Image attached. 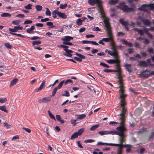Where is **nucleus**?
I'll use <instances>...</instances> for the list:
<instances>
[{"label":"nucleus","mask_w":154,"mask_h":154,"mask_svg":"<svg viewBox=\"0 0 154 154\" xmlns=\"http://www.w3.org/2000/svg\"><path fill=\"white\" fill-rule=\"evenodd\" d=\"M5 46L8 48L11 49L13 48V46L11 45L9 43H6L5 44Z\"/></svg>","instance_id":"obj_41"},{"label":"nucleus","mask_w":154,"mask_h":154,"mask_svg":"<svg viewBox=\"0 0 154 154\" xmlns=\"http://www.w3.org/2000/svg\"><path fill=\"white\" fill-rule=\"evenodd\" d=\"M52 17L54 18L57 17L58 16L62 19H65L67 18V16L65 13H62L61 12L57 10H55L53 11L52 12Z\"/></svg>","instance_id":"obj_7"},{"label":"nucleus","mask_w":154,"mask_h":154,"mask_svg":"<svg viewBox=\"0 0 154 154\" xmlns=\"http://www.w3.org/2000/svg\"><path fill=\"white\" fill-rule=\"evenodd\" d=\"M139 9L140 10H144L146 9L151 10H154V4H144L142 5Z\"/></svg>","instance_id":"obj_9"},{"label":"nucleus","mask_w":154,"mask_h":154,"mask_svg":"<svg viewBox=\"0 0 154 154\" xmlns=\"http://www.w3.org/2000/svg\"><path fill=\"white\" fill-rule=\"evenodd\" d=\"M140 75L142 78L145 79L148 78L150 75L149 70L147 69H143L141 72Z\"/></svg>","instance_id":"obj_10"},{"label":"nucleus","mask_w":154,"mask_h":154,"mask_svg":"<svg viewBox=\"0 0 154 154\" xmlns=\"http://www.w3.org/2000/svg\"><path fill=\"white\" fill-rule=\"evenodd\" d=\"M133 30L135 32H137L138 34H140L141 36L143 35L144 33H146L148 30L147 29L145 28L141 29L137 28H134Z\"/></svg>","instance_id":"obj_12"},{"label":"nucleus","mask_w":154,"mask_h":154,"mask_svg":"<svg viewBox=\"0 0 154 154\" xmlns=\"http://www.w3.org/2000/svg\"><path fill=\"white\" fill-rule=\"evenodd\" d=\"M35 8L38 11H41L42 8V7L39 5H37L35 6Z\"/></svg>","instance_id":"obj_38"},{"label":"nucleus","mask_w":154,"mask_h":154,"mask_svg":"<svg viewBox=\"0 0 154 154\" xmlns=\"http://www.w3.org/2000/svg\"><path fill=\"white\" fill-rule=\"evenodd\" d=\"M48 115L50 116V117L56 121V119L54 117V116L51 113L50 110H48Z\"/></svg>","instance_id":"obj_34"},{"label":"nucleus","mask_w":154,"mask_h":154,"mask_svg":"<svg viewBox=\"0 0 154 154\" xmlns=\"http://www.w3.org/2000/svg\"><path fill=\"white\" fill-rule=\"evenodd\" d=\"M88 4L91 6H94L97 4L99 12L100 13L101 17L103 18L105 17V14L102 5V2L101 0H88Z\"/></svg>","instance_id":"obj_2"},{"label":"nucleus","mask_w":154,"mask_h":154,"mask_svg":"<svg viewBox=\"0 0 154 154\" xmlns=\"http://www.w3.org/2000/svg\"><path fill=\"white\" fill-rule=\"evenodd\" d=\"M45 81L44 80L43 81L42 83L40 85L39 87L37 89H36L35 90V92H37L38 91H39L42 90V89L45 86Z\"/></svg>","instance_id":"obj_19"},{"label":"nucleus","mask_w":154,"mask_h":154,"mask_svg":"<svg viewBox=\"0 0 154 154\" xmlns=\"http://www.w3.org/2000/svg\"><path fill=\"white\" fill-rule=\"evenodd\" d=\"M45 9L46 10L45 12L46 15L48 16H51V11L49 10V8H46Z\"/></svg>","instance_id":"obj_36"},{"label":"nucleus","mask_w":154,"mask_h":154,"mask_svg":"<svg viewBox=\"0 0 154 154\" xmlns=\"http://www.w3.org/2000/svg\"><path fill=\"white\" fill-rule=\"evenodd\" d=\"M64 51L67 53L66 54H71L73 53V51L71 50L68 49H64Z\"/></svg>","instance_id":"obj_58"},{"label":"nucleus","mask_w":154,"mask_h":154,"mask_svg":"<svg viewBox=\"0 0 154 154\" xmlns=\"http://www.w3.org/2000/svg\"><path fill=\"white\" fill-rule=\"evenodd\" d=\"M67 7V4H66L64 5L61 4L60 5V8L62 9H63L66 8Z\"/></svg>","instance_id":"obj_54"},{"label":"nucleus","mask_w":154,"mask_h":154,"mask_svg":"<svg viewBox=\"0 0 154 154\" xmlns=\"http://www.w3.org/2000/svg\"><path fill=\"white\" fill-rule=\"evenodd\" d=\"M118 78L119 79L118 81H123L121 72L118 73Z\"/></svg>","instance_id":"obj_43"},{"label":"nucleus","mask_w":154,"mask_h":154,"mask_svg":"<svg viewBox=\"0 0 154 154\" xmlns=\"http://www.w3.org/2000/svg\"><path fill=\"white\" fill-rule=\"evenodd\" d=\"M104 23L105 24V30L106 32L107 36L109 38H103V41L107 42H110L112 40V38L113 36L112 32V28L109 21L106 19L104 20Z\"/></svg>","instance_id":"obj_1"},{"label":"nucleus","mask_w":154,"mask_h":154,"mask_svg":"<svg viewBox=\"0 0 154 154\" xmlns=\"http://www.w3.org/2000/svg\"><path fill=\"white\" fill-rule=\"evenodd\" d=\"M125 98H120V106L122 107L121 113L119 114L120 121H125V114L127 111V108L125 106L126 102L125 101Z\"/></svg>","instance_id":"obj_4"},{"label":"nucleus","mask_w":154,"mask_h":154,"mask_svg":"<svg viewBox=\"0 0 154 154\" xmlns=\"http://www.w3.org/2000/svg\"><path fill=\"white\" fill-rule=\"evenodd\" d=\"M73 39V38L71 36H65L64 38H62V40L64 41L67 42Z\"/></svg>","instance_id":"obj_20"},{"label":"nucleus","mask_w":154,"mask_h":154,"mask_svg":"<svg viewBox=\"0 0 154 154\" xmlns=\"http://www.w3.org/2000/svg\"><path fill=\"white\" fill-rule=\"evenodd\" d=\"M64 80H63L59 84L58 87H57L58 88V89H60L62 87V85L64 83Z\"/></svg>","instance_id":"obj_55"},{"label":"nucleus","mask_w":154,"mask_h":154,"mask_svg":"<svg viewBox=\"0 0 154 154\" xmlns=\"http://www.w3.org/2000/svg\"><path fill=\"white\" fill-rule=\"evenodd\" d=\"M69 82H70L71 83H72V80L70 79H67L65 81H64V84L65 85H66Z\"/></svg>","instance_id":"obj_59"},{"label":"nucleus","mask_w":154,"mask_h":154,"mask_svg":"<svg viewBox=\"0 0 154 154\" xmlns=\"http://www.w3.org/2000/svg\"><path fill=\"white\" fill-rule=\"evenodd\" d=\"M23 28L22 27L20 26H15L13 29L9 28V30L12 32H16L18 31V30H22Z\"/></svg>","instance_id":"obj_15"},{"label":"nucleus","mask_w":154,"mask_h":154,"mask_svg":"<svg viewBox=\"0 0 154 154\" xmlns=\"http://www.w3.org/2000/svg\"><path fill=\"white\" fill-rule=\"evenodd\" d=\"M41 43V42L40 41H33L32 44L34 46L35 45L40 44Z\"/></svg>","instance_id":"obj_40"},{"label":"nucleus","mask_w":154,"mask_h":154,"mask_svg":"<svg viewBox=\"0 0 154 154\" xmlns=\"http://www.w3.org/2000/svg\"><path fill=\"white\" fill-rule=\"evenodd\" d=\"M18 81V79L17 78L13 79L10 82V86H13L15 85Z\"/></svg>","instance_id":"obj_25"},{"label":"nucleus","mask_w":154,"mask_h":154,"mask_svg":"<svg viewBox=\"0 0 154 154\" xmlns=\"http://www.w3.org/2000/svg\"><path fill=\"white\" fill-rule=\"evenodd\" d=\"M7 101V99L6 98H0V103H3Z\"/></svg>","instance_id":"obj_61"},{"label":"nucleus","mask_w":154,"mask_h":154,"mask_svg":"<svg viewBox=\"0 0 154 154\" xmlns=\"http://www.w3.org/2000/svg\"><path fill=\"white\" fill-rule=\"evenodd\" d=\"M148 37L150 39H152V35L150 33L148 32V30L147 31V32L146 33Z\"/></svg>","instance_id":"obj_63"},{"label":"nucleus","mask_w":154,"mask_h":154,"mask_svg":"<svg viewBox=\"0 0 154 154\" xmlns=\"http://www.w3.org/2000/svg\"><path fill=\"white\" fill-rule=\"evenodd\" d=\"M119 22L123 26H125L126 29H128V28L127 27V23L126 22H125L124 20L122 18L119 20Z\"/></svg>","instance_id":"obj_21"},{"label":"nucleus","mask_w":154,"mask_h":154,"mask_svg":"<svg viewBox=\"0 0 154 154\" xmlns=\"http://www.w3.org/2000/svg\"><path fill=\"white\" fill-rule=\"evenodd\" d=\"M26 32L30 34H33L35 33L32 30H31L30 29H27L26 30Z\"/></svg>","instance_id":"obj_62"},{"label":"nucleus","mask_w":154,"mask_h":154,"mask_svg":"<svg viewBox=\"0 0 154 154\" xmlns=\"http://www.w3.org/2000/svg\"><path fill=\"white\" fill-rule=\"evenodd\" d=\"M154 137V132H151L149 136L148 141L150 140H151Z\"/></svg>","instance_id":"obj_47"},{"label":"nucleus","mask_w":154,"mask_h":154,"mask_svg":"<svg viewBox=\"0 0 154 154\" xmlns=\"http://www.w3.org/2000/svg\"><path fill=\"white\" fill-rule=\"evenodd\" d=\"M143 42L145 45L148 44L150 42L146 38H143Z\"/></svg>","instance_id":"obj_50"},{"label":"nucleus","mask_w":154,"mask_h":154,"mask_svg":"<svg viewBox=\"0 0 154 154\" xmlns=\"http://www.w3.org/2000/svg\"><path fill=\"white\" fill-rule=\"evenodd\" d=\"M32 21L30 20H25L23 23L24 24H31L32 23Z\"/></svg>","instance_id":"obj_56"},{"label":"nucleus","mask_w":154,"mask_h":154,"mask_svg":"<svg viewBox=\"0 0 154 154\" xmlns=\"http://www.w3.org/2000/svg\"><path fill=\"white\" fill-rule=\"evenodd\" d=\"M145 151L144 148L142 147L139 149V152L141 154L143 153Z\"/></svg>","instance_id":"obj_64"},{"label":"nucleus","mask_w":154,"mask_h":154,"mask_svg":"<svg viewBox=\"0 0 154 154\" xmlns=\"http://www.w3.org/2000/svg\"><path fill=\"white\" fill-rule=\"evenodd\" d=\"M147 131L146 128H141L139 130V132L140 133L142 134V133H146Z\"/></svg>","instance_id":"obj_46"},{"label":"nucleus","mask_w":154,"mask_h":154,"mask_svg":"<svg viewBox=\"0 0 154 154\" xmlns=\"http://www.w3.org/2000/svg\"><path fill=\"white\" fill-rule=\"evenodd\" d=\"M83 22V20L81 19H79L77 21V24L79 25L80 26L82 24V23Z\"/></svg>","instance_id":"obj_52"},{"label":"nucleus","mask_w":154,"mask_h":154,"mask_svg":"<svg viewBox=\"0 0 154 154\" xmlns=\"http://www.w3.org/2000/svg\"><path fill=\"white\" fill-rule=\"evenodd\" d=\"M32 5L30 4H28L27 5L24 6V8L27 10H30L32 9Z\"/></svg>","instance_id":"obj_39"},{"label":"nucleus","mask_w":154,"mask_h":154,"mask_svg":"<svg viewBox=\"0 0 154 154\" xmlns=\"http://www.w3.org/2000/svg\"><path fill=\"white\" fill-rule=\"evenodd\" d=\"M107 62L109 64L116 63L117 64H119L120 63L119 60L116 59V60L110 59L107 60Z\"/></svg>","instance_id":"obj_17"},{"label":"nucleus","mask_w":154,"mask_h":154,"mask_svg":"<svg viewBox=\"0 0 154 154\" xmlns=\"http://www.w3.org/2000/svg\"><path fill=\"white\" fill-rule=\"evenodd\" d=\"M116 8H119L125 12H129L133 11V8H129L128 6L125 5L124 3H120L119 5L116 6Z\"/></svg>","instance_id":"obj_5"},{"label":"nucleus","mask_w":154,"mask_h":154,"mask_svg":"<svg viewBox=\"0 0 154 154\" xmlns=\"http://www.w3.org/2000/svg\"><path fill=\"white\" fill-rule=\"evenodd\" d=\"M0 110L3 111L5 112L8 113V111L6 109V107L5 106H0Z\"/></svg>","instance_id":"obj_31"},{"label":"nucleus","mask_w":154,"mask_h":154,"mask_svg":"<svg viewBox=\"0 0 154 154\" xmlns=\"http://www.w3.org/2000/svg\"><path fill=\"white\" fill-rule=\"evenodd\" d=\"M118 2V0H110L109 2V4L110 5H115Z\"/></svg>","instance_id":"obj_29"},{"label":"nucleus","mask_w":154,"mask_h":154,"mask_svg":"<svg viewBox=\"0 0 154 154\" xmlns=\"http://www.w3.org/2000/svg\"><path fill=\"white\" fill-rule=\"evenodd\" d=\"M147 51L150 54H153L154 53V50L152 47L148 48L147 49Z\"/></svg>","instance_id":"obj_42"},{"label":"nucleus","mask_w":154,"mask_h":154,"mask_svg":"<svg viewBox=\"0 0 154 154\" xmlns=\"http://www.w3.org/2000/svg\"><path fill=\"white\" fill-rule=\"evenodd\" d=\"M95 141V140L93 139H88L87 140H85L84 141V143H91L94 142Z\"/></svg>","instance_id":"obj_48"},{"label":"nucleus","mask_w":154,"mask_h":154,"mask_svg":"<svg viewBox=\"0 0 154 154\" xmlns=\"http://www.w3.org/2000/svg\"><path fill=\"white\" fill-rule=\"evenodd\" d=\"M56 118L57 120L60 122L61 123L63 124L64 123L65 121L63 119H61L60 115H56Z\"/></svg>","instance_id":"obj_27"},{"label":"nucleus","mask_w":154,"mask_h":154,"mask_svg":"<svg viewBox=\"0 0 154 154\" xmlns=\"http://www.w3.org/2000/svg\"><path fill=\"white\" fill-rule=\"evenodd\" d=\"M10 33L12 35H17L19 37L21 36V37H25V35H22L20 34H17V33H12V32H10Z\"/></svg>","instance_id":"obj_49"},{"label":"nucleus","mask_w":154,"mask_h":154,"mask_svg":"<svg viewBox=\"0 0 154 154\" xmlns=\"http://www.w3.org/2000/svg\"><path fill=\"white\" fill-rule=\"evenodd\" d=\"M118 82L119 87L120 88L119 92L120 96L119 98H126L127 96V94L125 93L124 89V86L123 81H118Z\"/></svg>","instance_id":"obj_6"},{"label":"nucleus","mask_w":154,"mask_h":154,"mask_svg":"<svg viewBox=\"0 0 154 154\" xmlns=\"http://www.w3.org/2000/svg\"><path fill=\"white\" fill-rule=\"evenodd\" d=\"M138 23L139 24H141L142 23L144 26V27H146L149 26L150 24V22L149 20L145 19L144 17H139L138 18Z\"/></svg>","instance_id":"obj_8"},{"label":"nucleus","mask_w":154,"mask_h":154,"mask_svg":"<svg viewBox=\"0 0 154 154\" xmlns=\"http://www.w3.org/2000/svg\"><path fill=\"white\" fill-rule=\"evenodd\" d=\"M95 7H92L91 8H88V11L89 12V13L91 14L92 13L94 10Z\"/></svg>","instance_id":"obj_45"},{"label":"nucleus","mask_w":154,"mask_h":154,"mask_svg":"<svg viewBox=\"0 0 154 154\" xmlns=\"http://www.w3.org/2000/svg\"><path fill=\"white\" fill-rule=\"evenodd\" d=\"M112 48L113 52H115L117 54V56L118 57V54L116 46L112 47Z\"/></svg>","instance_id":"obj_44"},{"label":"nucleus","mask_w":154,"mask_h":154,"mask_svg":"<svg viewBox=\"0 0 154 154\" xmlns=\"http://www.w3.org/2000/svg\"><path fill=\"white\" fill-rule=\"evenodd\" d=\"M3 125L4 126L6 127L7 129H9L11 128V126L7 122L4 123Z\"/></svg>","instance_id":"obj_60"},{"label":"nucleus","mask_w":154,"mask_h":154,"mask_svg":"<svg viewBox=\"0 0 154 154\" xmlns=\"http://www.w3.org/2000/svg\"><path fill=\"white\" fill-rule=\"evenodd\" d=\"M110 44L112 47L115 46V42L113 40V36L112 38V40H110Z\"/></svg>","instance_id":"obj_51"},{"label":"nucleus","mask_w":154,"mask_h":154,"mask_svg":"<svg viewBox=\"0 0 154 154\" xmlns=\"http://www.w3.org/2000/svg\"><path fill=\"white\" fill-rule=\"evenodd\" d=\"M111 146H118L117 150V154H122V148L124 147H125L126 146L125 145L119 144H115L112 143Z\"/></svg>","instance_id":"obj_11"},{"label":"nucleus","mask_w":154,"mask_h":154,"mask_svg":"<svg viewBox=\"0 0 154 154\" xmlns=\"http://www.w3.org/2000/svg\"><path fill=\"white\" fill-rule=\"evenodd\" d=\"M112 143H104L101 142H98L97 143V145L100 146V145H106V146H111Z\"/></svg>","instance_id":"obj_28"},{"label":"nucleus","mask_w":154,"mask_h":154,"mask_svg":"<svg viewBox=\"0 0 154 154\" xmlns=\"http://www.w3.org/2000/svg\"><path fill=\"white\" fill-rule=\"evenodd\" d=\"M85 128H82L80 129L77 132L79 136H80L84 131Z\"/></svg>","instance_id":"obj_35"},{"label":"nucleus","mask_w":154,"mask_h":154,"mask_svg":"<svg viewBox=\"0 0 154 154\" xmlns=\"http://www.w3.org/2000/svg\"><path fill=\"white\" fill-rule=\"evenodd\" d=\"M120 41L123 44H124L127 46H128L129 47H132L133 46V45L132 43L131 42H129L127 41L126 40H124V39H121Z\"/></svg>","instance_id":"obj_16"},{"label":"nucleus","mask_w":154,"mask_h":154,"mask_svg":"<svg viewBox=\"0 0 154 154\" xmlns=\"http://www.w3.org/2000/svg\"><path fill=\"white\" fill-rule=\"evenodd\" d=\"M75 55L79 57H74V59L75 60L79 62H82V59H84L85 58V56L78 53H76Z\"/></svg>","instance_id":"obj_14"},{"label":"nucleus","mask_w":154,"mask_h":154,"mask_svg":"<svg viewBox=\"0 0 154 154\" xmlns=\"http://www.w3.org/2000/svg\"><path fill=\"white\" fill-rule=\"evenodd\" d=\"M99 126V125L98 124L94 125L90 128V130L91 131H93L98 128Z\"/></svg>","instance_id":"obj_37"},{"label":"nucleus","mask_w":154,"mask_h":154,"mask_svg":"<svg viewBox=\"0 0 154 154\" xmlns=\"http://www.w3.org/2000/svg\"><path fill=\"white\" fill-rule=\"evenodd\" d=\"M58 88H57V87H55L54 88V89H53L52 93V96L53 97H54L55 96V95L56 93L57 90Z\"/></svg>","instance_id":"obj_53"},{"label":"nucleus","mask_w":154,"mask_h":154,"mask_svg":"<svg viewBox=\"0 0 154 154\" xmlns=\"http://www.w3.org/2000/svg\"><path fill=\"white\" fill-rule=\"evenodd\" d=\"M1 16L2 17H10L11 16V14L8 13H3L1 14Z\"/></svg>","instance_id":"obj_26"},{"label":"nucleus","mask_w":154,"mask_h":154,"mask_svg":"<svg viewBox=\"0 0 154 154\" xmlns=\"http://www.w3.org/2000/svg\"><path fill=\"white\" fill-rule=\"evenodd\" d=\"M98 133L101 136L107 135L109 134H112V131H99L98 132Z\"/></svg>","instance_id":"obj_18"},{"label":"nucleus","mask_w":154,"mask_h":154,"mask_svg":"<svg viewBox=\"0 0 154 154\" xmlns=\"http://www.w3.org/2000/svg\"><path fill=\"white\" fill-rule=\"evenodd\" d=\"M65 93L62 94V95L63 96L69 97L70 96L69 92L67 91H65Z\"/></svg>","instance_id":"obj_57"},{"label":"nucleus","mask_w":154,"mask_h":154,"mask_svg":"<svg viewBox=\"0 0 154 154\" xmlns=\"http://www.w3.org/2000/svg\"><path fill=\"white\" fill-rule=\"evenodd\" d=\"M51 100V97H48L39 99L38 100V102L40 103H45L50 102Z\"/></svg>","instance_id":"obj_13"},{"label":"nucleus","mask_w":154,"mask_h":154,"mask_svg":"<svg viewBox=\"0 0 154 154\" xmlns=\"http://www.w3.org/2000/svg\"><path fill=\"white\" fill-rule=\"evenodd\" d=\"M139 65L141 67H146L148 66L147 64L145 61H141L139 62Z\"/></svg>","instance_id":"obj_23"},{"label":"nucleus","mask_w":154,"mask_h":154,"mask_svg":"<svg viewBox=\"0 0 154 154\" xmlns=\"http://www.w3.org/2000/svg\"><path fill=\"white\" fill-rule=\"evenodd\" d=\"M108 53L109 54L114 57L115 58H118V57L117 56V54L115 52H112L110 51H109L108 52Z\"/></svg>","instance_id":"obj_24"},{"label":"nucleus","mask_w":154,"mask_h":154,"mask_svg":"<svg viewBox=\"0 0 154 154\" xmlns=\"http://www.w3.org/2000/svg\"><path fill=\"white\" fill-rule=\"evenodd\" d=\"M79 135L77 132L74 133L71 136L70 139L72 140L73 139L75 138L78 137Z\"/></svg>","instance_id":"obj_33"},{"label":"nucleus","mask_w":154,"mask_h":154,"mask_svg":"<svg viewBox=\"0 0 154 154\" xmlns=\"http://www.w3.org/2000/svg\"><path fill=\"white\" fill-rule=\"evenodd\" d=\"M120 136L121 137L119 139V143L120 144H119L123 145L122 144L124 141L125 135Z\"/></svg>","instance_id":"obj_32"},{"label":"nucleus","mask_w":154,"mask_h":154,"mask_svg":"<svg viewBox=\"0 0 154 154\" xmlns=\"http://www.w3.org/2000/svg\"><path fill=\"white\" fill-rule=\"evenodd\" d=\"M116 67L117 68V70H113L111 69V72H118L119 73L120 72L121 70L120 69V66L119 64H117L116 65Z\"/></svg>","instance_id":"obj_30"},{"label":"nucleus","mask_w":154,"mask_h":154,"mask_svg":"<svg viewBox=\"0 0 154 154\" xmlns=\"http://www.w3.org/2000/svg\"><path fill=\"white\" fill-rule=\"evenodd\" d=\"M75 117L76 118L79 119H85L86 117V115L85 114L81 115H76Z\"/></svg>","instance_id":"obj_22"},{"label":"nucleus","mask_w":154,"mask_h":154,"mask_svg":"<svg viewBox=\"0 0 154 154\" xmlns=\"http://www.w3.org/2000/svg\"><path fill=\"white\" fill-rule=\"evenodd\" d=\"M121 126L117 127L116 131L112 132V134H116L119 136L124 135V132L127 131V129L125 126V121H120Z\"/></svg>","instance_id":"obj_3"}]
</instances>
